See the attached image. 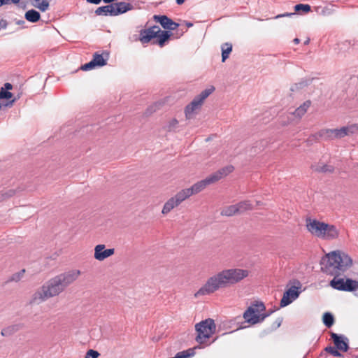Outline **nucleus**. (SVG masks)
Segmentation results:
<instances>
[{
  "instance_id": "obj_1",
  "label": "nucleus",
  "mask_w": 358,
  "mask_h": 358,
  "mask_svg": "<svg viewBox=\"0 0 358 358\" xmlns=\"http://www.w3.org/2000/svg\"><path fill=\"white\" fill-rule=\"evenodd\" d=\"M322 271L327 275H334L330 286L339 291L353 292L358 289V281L350 278H337L352 264V258L341 251H333L327 254L321 261Z\"/></svg>"
},
{
  "instance_id": "obj_2",
  "label": "nucleus",
  "mask_w": 358,
  "mask_h": 358,
  "mask_svg": "<svg viewBox=\"0 0 358 358\" xmlns=\"http://www.w3.org/2000/svg\"><path fill=\"white\" fill-rule=\"evenodd\" d=\"M80 275V270H70L45 282L32 296L31 303L39 304L59 295Z\"/></svg>"
},
{
  "instance_id": "obj_3",
  "label": "nucleus",
  "mask_w": 358,
  "mask_h": 358,
  "mask_svg": "<svg viewBox=\"0 0 358 358\" xmlns=\"http://www.w3.org/2000/svg\"><path fill=\"white\" fill-rule=\"evenodd\" d=\"M249 271L242 268L224 269L209 278L206 282L196 292L195 296L208 295L220 288L236 284L248 277Z\"/></svg>"
},
{
  "instance_id": "obj_4",
  "label": "nucleus",
  "mask_w": 358,
  "mask_h": 358,
  "mask_svg": "<svg viewBox=\"0 0 358 358\" xmlns=\"http://www.w3.org/2000/svg\"><path fill=\"white\" fill-rule=\"evenodd\" d=\"M307 230L313 236L323 239L332 240L336 238L339 232L336 226L320 222L315 219L306 220Z\"/></svg>"
},
{
  "instance_id": "obj_5",
  "label": "nucleus",
  "mask_w": 358,
  "mask_h": 358,
  "mask_svg": "<svg viewBox=\"0 0 358 358\" xmlns=\"http://www.w3.org/2000/svg\"><path fill=\"white\" fill-rule=\"evenodd\" d=\"M357 128L355 124L343 127L340 129H323L313 135L315 139L321 138L326 141L342 138L352 134Z\"/></svg>"
},
{
  "instance_id": "obj_6",
  "label": "nucleus",
  "mask_w": 358,
  "mask_h": 358,
  "mask_svg": "<svg viewBox=\"0 0 358 358\" xmlns=\"http://www.w3.org/2000/svg\"><path fill=\"white\" fill-rule=\"evenodd\" d=\"M216 326L213 319L208 318L201 321L195 325L197 335L195 341L199 344H204L206 339L210 338L215 332Z\"/></svg>"
},
{
  "instance_id": "obj_7",
  "label": "nucleus",
  "mask_w": 358,
  "mask_h": 358,
  "mask_svg": "<svg viewBox=\"0 0 358 358\" xmlns=\"http://www.w3.org/2000/svg\"><path fill=\"white\" fill-rule=\"evenodd\" d=\"M266 307L262 301H255L243 313V318L245 322L251 324H255L263 322L268 315H262Z\"/></svg>"
},
{
  "instance_id": "obj_8",
  "label": "nucleus",
  "mask_w": 358,
  "mask_h": 358,
  "mask_svg": "<svg viewBox=\"0 0 358 358\" xmlns=\"http://www.w3.org/2000/svg\"><path fill=\"white\" fill-rule=\"evenodd\" d=\"M217 178H216V176L210 175L205 179L197 182L191 187L184 189L181 191L183 193L184 196H185V198L187 199L192 194H197L202 191L207 185L215 182Z\"/></svg>"
},
{
  "instance_id": "obj_9",
  "label": "nucleus",
  "mask_w": 358,
  "mask_h": 358,
  "mask_svg": "<svg viewBox=\"0 0 358 358\" xmlns=\"http://www.w3.org/2000/svg\"><path fill=\"white\" fill-rule=\"evenodd\" d=\"M297 286L292 285L288 288L283 294L282 298L280 302V307L283 308L291 304L299 296L301 293V285L299 281H296Z\"/></svg>"
},
{
  "instance_id": "obj_10",
  "label": "nucleus",
  "mask_w": 358,
  "mask_h": 358,
  "mask_svg": "<svg viewBox=\"0 0 358 358\" xmlns=\"http://www.w3.org/2000/svg\"><path fill=\"white\" fill-rule=\"evenodd\" d=\"M153 20L159 23L164 29H166V31H171L179 27L178 23L175 22L166 15H153Z\"/></svg>"
},
{
  "instance_id": "obj_11",
  "label": "nucleus",
  "mask_w": 358,
  "mask_h": 358,
  "mask_svg": "<svg viewBox=\"0 0 358 358\" xmlns=\"http://www.w3.org/2000/svg\"><path fill=\"white\" fill-rule=\"evenodd\" d=\"M185 199V196H184L182 191H180L175 195V196L171 197L164 203L162 213L163 214H167Z\"/></svg>"
},
{
  "instance_id": "obj_12",
  "label": "nucleus",
  "mask_w": 358,
  "mask_h": 358,
  "mask_svg": "<svg viewBox=\"0 0 358 358\" xmlns=\"http://www.w3.org/2000/svg\"><path fill=\"white\" fill-rule=\"evenodd\" d=\"M160 31V28L157 25H154L148 29H141L139 34V40L142 43H148L152 39L155 38Z\"/></svg>"
},
{
  "instance_id": "obj_13",
  "label": "nucleus",
  "mask_w": 358,
  "mask_h": 358,
  "mask_svg": "<svg viewBox=\"0 0 358 358\" xmlns=\"http://www.w3.org/2000/svg\"><path fill=\"white\" fill-rule=\"evenodd\" d=\"M330 336L335 346L339 351L345 352L349 350V339L346 336L334 332H331Z\"/></svg>"
},
{
  "instance_id": "obj_14",
  "label": "nucleus",
  "mask_w": 358,
  "mask_h": 358,
  "mask_svg": "<svg viewBox=\"0 0 358 358\" xmlns=\"http://www.w3.org/2000/svg\"><path fill=\"white\" fill-rule=\"evenodd\" d=\"M115 253L114 248L106 249L105 245L99 244L94 248V258L98 261H103Z\"/></svg>"
},
{
  "instance_id": "obj_15",
  "label": "nucleus",
  "mask_w": 358,
  "mask_h": 358,
  "mask_svg": "<svg viewBox=\"0 0 358 358\" xmlns=\"http://www.w3.org/2000/svg\"><path fill=\"white\" fill-rule=\"evenodd\" d=\"M157 41H154L153 43L157 44L162 48L164 46L165 43L167 41H169L173 34L170 31H162L160 29V31H159V33L157 34Z\"/></svg>"
},
{
  "instance_id": "obj_16",
  "label": "nucleus",
  "mask_w": 358,
  "mask_h": 358,
  "mask_svg": "<svg viewBox=\"0 0 358 358\" xmlns=\"http://www.w3.org/2000/svg\"><path fill=\"white\" fill-rule=\"evenodd\" d=\"M114 4L115 16L124 14L133 10L134 6L130 3L124 1L117 2Z\"/></svg>"
},
{
  "instance_id": "obj_17",
  "label": "nucleus",
  "mask_w": 358,
  "mask_h": 358,
  "mask_svg": "<svg viewBox=\"0 0 358 358\" xmlns=\"http://www.w3.org/2000/svg\"><path fill=\"white\" fill-rule=\"evenodd\" d=\"M96 15L115 16L114 4H109L97 8L95 10Z\"/></svg>"
},
{
  "instance_id": "obj_18",
  "label": "nucleus",
  "mask_w": 358,
  "mask_h": 358,
  "mask_svg": "<svg viewBox=\"0 0 358 358\" xmlns=\"http://www.w3.org/2000/svg\"><path fill=\"white\" fill-rule=\"evenodd\" d=\"M22 323L10 325L1 330V334L3 336H10L23 328Z\"/></svg>"
},
{
  "instance_id": "obj_19",
  "label": "nucleus",
  "mask_w": 358,
  "mask_h": 358,
  "mask_svg": "<svg viewBox=\"0 0 358 358\" xmlns=\"http://www.w3.org/2000/svg\"><path fill=\"white\" fill-rule=\"evenodd\" d=\"M13 89V85L10 83H6L3 87L0 88V100L11 99L13 96V93L10 92Z\"/></svg>"
},
{
  "instance_id": "obj_20",
  "label": "nucleus",
  "mask_w": 358,
  "mask_h": 358,
  "mask_svg": "<svg viewBox=\"0 0 358 358\" xmlns=\"http://www.w3.org/2000/svg\"><path fill=\"white\" fill-rule=\"evenodd\" d=\"M201 105L194 98L193 100L185 108L186 118L190 119L194 111Z\"/></svg>"
},
{
  "instance_id": "obj_21",
  "label": "nucleus",
  "mask_w": 358,
  "mask_h": 358,
  "mask_svg": "<svg viewBox=\"0 0 358 358\" xmlns=\"http://www.w3.org/2000/svg\"><path fill=\"white\" fill-rule=\"evenodd\" d=\"M24 18L30 22L36 23L40 20L41 14L34 9H30L25 13Z\"/></svg>"
},
{
  "instance_id": "obj_22",
  "label": "nucleus",
  "mask_w": 358,
  "mask_h": 358,
  "mask_svg": "<svg viewBox=\"0 0 358 358\" xmlns=\"http://www.w3.org/2000/svg\"><path fill=\"white\" fill-rule=\"evenodd\" d=\"M106 58H104L103 54H99L98 52H96L93 55V61L95 63L96 66L98 67H102L107 64V59L108 57V54L106 53Z\"/></svg>"
},
{
  "instance_id": "obj_23",
  "label": "nucleus",
  "mask_w": 358,
  "mask_h": 358,
  "mask_svg": "<svg viewBox=\"0 0 358 358\" xmlns=\"http://www.w3.org/2000/svg\"><path fill=\"white\" fill-rule=\"evenodd\" d=\"M215 87L213 86L210 87L209 88H207L204 90H203L199 94L196 96L194 99L201 104L202 105L203 101L210 96L214 91Z\"/></svg>"
},
{
  "instance_id": "obj_24",
  "label": "nucleus",
  "mask_w": 358,
  "mask_h": 358,
  "mask_svg": "<svg viewBox=\"0 0 358 358\" xmlns=\"http://www.w3.org/2000/svg\"><path fill=\"white\" fill-rule=\"evenodd\" d=\"M234 171L233 166H227L224 168L220 169L217 171L211 174V176H215L216 178V182L220 180L222 177L227 176L229 173H231Z\"/></svg>"
},
{
  "instance_id": "obj_25",
  "label": "nucleus",
  "mask_w": 358,
  "mask_h": 358,
  "mask_svg": "<svg viewBox=\"0 0 358 358\" xmlns=\"http://www.w3.org/2000/svg\"><path fill=\"white\" fill-rule=\"evenodd\" d=\"M311 101L308 100L306 101L303 104L299 106L294 112V115L296 117H302L307 111L308 108L310 106Z\"/></svg>"
},
{
  "instance_id": "obj_26",
  "label": "nucleus",
  "mask_w": 358,
  "mask_h": 358,
  "mask_svg": "<svg viewBox=\"0 0 358 358\" xmlns=\"http://www.w3.org/2000/svg\"><path fill=\"white\" fill-rule=\"evenodd\" d=\"M31 5L40 10L41 12H45L49 8L48 2L45 0H30Z\"/></svg>"
},
{
  "instance_id": "obj_27",
  "label": "nucleus",
  "mask_w": 358,
  "mask_h": 358,
  "mask_svg": "<svg viewBox=\"0 0 358 358\" xmlns=\"http://www.w3.org/2000/svg\"><path fill=\"white\" fill-rule=\"evenodd\" d=\"M235 206L237 208L238 213H242L252 208V205L250 201H243L235 204Z\"/></svg>"
},
{
  "instance_id": "obj_28",
  "label": "nucleus",
  "mask_w": 358,
  "mask_h": 358,
  "mask_svg": "<svg viewBox=\"0 0 358 358\" xmlns=\"http://www.w3.org/2000/svg\"><path fill=\"white\" fill-rule=\"evenodd\" d=\"M222 62H224L232 51V45L229 43H225L222 45Z\"/></svg>"
},
{
  "instance_id": "obj_29",
  "label": "nucleus",
  "mask_w": 358,
  "mask_h": 358,
  "mask_svg": "<svg viewBox=\"0 0 358 358\" xmlns=\"http://www.w3.org/2000/svg\"><path fill=\"white\" fill-rule=\"evenodd\" d=\"M322 322L327 328L331 327L335 322L333 314L329 312L324 313L322 316Z\"/></svg>"
},
{
  "instance_id": "obj_30",
  "label": "nucleus",
  "mask_w": 358,
  "mask_h": 358,
  "mask_svg": "<svg viewBox=\"0 0 358 358\" xmlns=\"http://www.w3.org/2000/svg\"><path fill=\"white\" fill-rule=\"evenodd\" d=\"M235 214H238L237 208L235 205L227 206L221 211V215L224 216L230 217Z\"/></svg>"
},
{
  "instance_id": "obj_31",
  "label": "nucleus",
  "mask_w": 358,
  "mask_h": 358,
  "mask_svg": "<svg viewBox=\"0 0 358 358\" xmlns=\"http://www.w3.org/2000/svg\"><path fill=\"white\" fill-rule=\"evenodd\" d=\"M313 169L315 171L321 173H332L334 171V166L328 164H319Z\"/></svg>"
},
{
  "instance_id": "obj_32",
  "label": "nucleus",
  "mask_w": 358,
  "mask_h": 358,
  "mask_svg": "<svg viewBox=\"0 0 358 358\" xmlns=\"http://www.w3.org/2000/svg\"><path fill=\"white\" fill-rule=\"evenodd\" d=\"M295 13L302 12L303 13H308L311 10V7L309 4L299 3L294 7Z\"/></svg>"
},
{
  "instance_id": "obj_33",
  "label": "nucleus",
  "mask_w": 358,
  "mask_h": 358,
  "mask_svg": "<svg viewBox=\"0 0 358 358\" xmlns=\"http://www.w3.org/2000/svg\"><path fill=\"white\" fill-rule=\"evenodd\" d=\"M25 269L23 268L20 271L13 273L7 280V282H19L24 276Z\"/></svg>"
},
{
  "instance_id": "obj_34",
  "label": "nucleus",
  "mask_w": 358,
  "mask_h": 358,
  "mask_svg": "<svg viewBox=\"0 0 358 358\" xmlns=\"http://www.w3.org/2000/svg\"><path fill=\"white\" fill-rule=\"evenodd\" d=\"M324 350L331 355L336 357H341L343 355L339 352V350L336 348V347L327 346L325 348Z\"/></svg>"
},
{
  "instance_id": "obj_35",
  "label": "nucleus",
  "mask_w": 358,
  "mask_h": 358,
  "mask_svg": "<svg viewBox=\"0 0 358 358\" xmlns=\"http://www.w3.org/2000/svg\"><path fill=\"white\" fill-rule=\"evenodd\" d=\"M95 67H96V66L93 59H92L90 62L82 65L80 69L83 71H90Z\"/></svg>"
},
{
  "instance_id": "obj_36",
  "label": "nucleus",
  "mask_w": 358,
  "mask_h": 358,
  "mask_svg": "<svg viewBox=\"0 0 358 358\" xmlns=\"http://www.w3.org/2000/svg\"><path fill=\"white\" fill-rule=\"evenodd\" d=\"M99 355L100 354L98 351L90 349L86 352L85 358H98Z\"/></svg>"
},
{
  "instance_id": "obj_37",
  "label": "nucleus",
  "mask_w": 358,
  "mask_h": 358,
  "mask_svg": "<svg viewBox=\"0 0 358 358\" xmlns=\"http://www.w3.org/2000/svg\"><path fill=\"white\" fill-rule=\"evenodd\" d=\"M308 85V81H301L299 83H296L294 84V85H292L290 88V90L294 92V91H296L299 89H301L305 86H307Z\"/></svg>"
},
{
  "instance_id": "obj_38",
  "label": "nucleus",
  "mask_w": 358,
  "mask_h": 358,
  "mask_svg": "<svg viewBox=\"0 0 358 358\" xmlns=\"http://www.w3.org/2000/svg\"><path fill=\"white\" fill-rule=\"evenodd\" d=\"M178 124V122L176 119L174 118V119L171 120L167 126L168 131H174L176 129Z\"/></svg>"
},
{
  "instance_id": "obj_39",
  "label": "nucleus",
  "mask_w": 358,
  "mask_h": 358,
  "mask_svg": "<svg viewBox=\"0 0 358 358\" xmlns=\"http://www.w3.org/2000/svg\"><path fill=\"white\" fill-rule=\"evenodd\" d=\"M282 322V317H278L275 322L272 324L271 329V330H276L278 328H279Z\"/></svg>"
},
{
  "instance_id": "obj_40",
  "label": "nucleus",
  "mask_w": 358,
  "mask_h": 358,
  "mask_svg": "<svg viewBox=\"0 0 358 358\" xmlns=\"http://www.w3.org/2000/svg\"><path fill=\"white\" fill-rule=\"evenodd\" d=\"M295 13H285L282 14L278 15L275 17V18H280V17H291L292 15H294Z\"/></svg>"
},
{
  "instance_id": "obj_41",
  "label": "nucleus",
  "mask_w": 358,
  "mask_h": 358,
  "mask_svg": "<svg viewBox=\"0 0 358 358\" xmlns=\"http://www.w3.org/2000/svg\"><path fill=\"white\" fill-rule=\"evenodd\" d=\"M20 95H17V96L14 97L12 100L9 101L6 104H5L6 106H11L13 104L20 99Z\"/></svg>"
},
{
  "instance_id": "obj_42",
  "label": "nucleus",
  "mask_w": 358,
  "mask_h": 358,
  "mask_svg": "<svg viewBox=\"0 0 358 358\" xmlns=\"http://www.w3.org/2000/svg\"><path fill=\"white\" fill-rule=\"evenodd\" d=\"M8 26V22L6 20L0 19V29H6Z\"/></svg>"
},
{
  "instance_id": "obj_43",
  "label": "nucleus",
  "mask_w": 358,
  "mask_h": 358,
  "mask_svg": "<svg viewBox=\"0 0 358 358\" xmlns=\"http://www.w3.org/2000/svg\"><path fill=\"white\" fill-rule=\"evenodd\" d=\"M10 2L12 3V0H0V7L3 5L8 4Z\"/></svg>"
},
{
  "instance_id": "obj_44",
  "label": "nucleus",
  "mask_w": 358,
  "mask_h": 358,
  "mask_svg": "<svg viewBox=\"0 0 358 358\" xmlns=\"http://www.w3.org/2000/svg\"><path fill=\"white\" fill-rule=\"evenodd\" d=\"M88 3L99 4L102 0H86Z\"/></svg>"
},
{
  "instance_id": "obj_45",
  "label": "nucleus",
  "mask_w": 358,
  "mask_h": 358,
  "mask_svg": "<svg viewBox=\"0 0 358 358\" xmlns=\"http://www.w3.org/2000/svg\"><path fill=\"white\" fill-rule=\"evenodd\" d=\"M15 23L18 25L22 26L25 24V22L23 20H17Z\"/></svg>"
},
{
  "instance_id": "obj_46",
  "label": "nucleus",
  "mask_w": 358,
  "mask_h": 358,
  "mask_svg": "<svg viewBox=\"0 0 358 358\" xmlns=\"http://www.w3.org/2000/svg\"><path fill=\"white\" fill-rule=\"evenodd\" d=\"M274 312L273 310H269L267 313H262V315H268V317L270 316Z\"/></svg>"
},
{
  "instance_id": "obj_47",
  "label": "nucleus",
  "mask_w": 358,
  "mask_h": 358,
  "mask_svg": "<svg viewBox=\"0 0 358 358\" xmlns=\"http://www.w3.org/2000/svg\"><path fill=\"white\" fill-rule=\"evenodd\" d=\"M185 1L186 0H176V2L178 5H182Z\"/></svg>"
},
{
  "instance_id": "obj_48",
  "label": "nucleus",
  "mask_w": 358,
  "mask_h": 358,
  "mask_svg": "<svg viewBox=\"0 0 358 358\" xmlns=\"http://www.w3.org/2000/svg\"><path fill=\"white\" fill-rule=\"evenodd\" d=\"M104 3H110V4H112L111 3H113V1H115V0H102Z\"/></svg>"
},
{
  "instance_id": "obj_49",
  "label": "nucleus",
  "mask_w": 358,
  "mask_h": 358,
  "mask_svg": "<svg viewBox=\"0 0 358 358\" xmlns=\"http://www.w3.org/2000/svg\"><path fill=\"white\" fill-rule=\"evenodd\" d=\"M186 25L187 27H192L193 26V23L190 22H187Z\"/></svg>"
},
{
  "instance_id": "obj_50",
  "label": "nucleus",
  "mask_w": 358,
  "mask_h": 358,
  "mask_svg": "<svg viewBox=\"0 0 358 358\" xmlns=\"http://www.w3.org/2000/svg\"><path fill=\"white\" fill-rule=\"evenodd\" d=\"M299 42H300V40H299L298 38H295L294 39V43L295 44H299Z\"/></svg>"
},
{
  "instance_id": "obj_51",
  "label": "nucleus",
  "mask_w": 358,
  "mask_h": 358,
  "mask_svg": "<svg viewBox=\"0 0 358 358\" xmlns=\"http://www.w3.org/2000/svg\"><path fill=\"white\" fill-rule=\"evenodd\" d=\"M20 1V0H12V3L14 4H17Z\"/></svg>"
},
{
  "instance_id": "obj_52",
  "label": "nucleus",
  "mask_w": 358,
  "mask_h": 358,
  "mask_svg": "<svg viewBox=\"0 0 358 358\" xmlns=\"http://www.w3.org/2000/svg\"><path fill=\"white\" fill-rule=\"evenodd\" d=\"M309 42H310V39H309V38H308V39L304 42V44H305V45H308V44L309 43Z\"/></svg>"
},
{
  "instance_id": "obj_53",
  "label": "nucleus",
  "mask_w": 358,
  "mask_h": 358,
  "mask_svg": "<svg viewBox=\"0 0 358 358\" xmlns=\"http://www.w3.org/2000/svg\"><path fill=\"white\" fill-rule=\"evenodd\" d=\"M357 358H358V357H357Z\"/></svg>"
}]
</instances>
